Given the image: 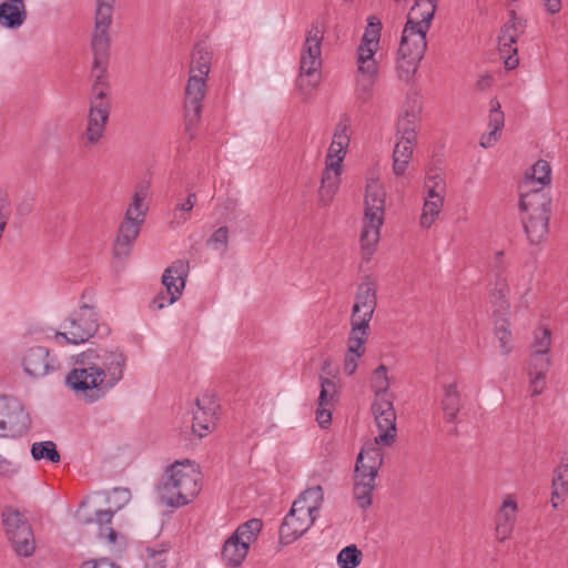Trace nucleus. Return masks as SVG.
<instances>
[{"mask_svg": "<svg viewBox=\"0 0 568 568\" xmlns=\"http://www.w3.org/2000/svg\"><path fill=\"white\" fill-rule=\"evenodd\" d=\"M382 23L375 17H371L358 48L372 49V51L376 52L379 44Z\"/></svg>", "mask_w": 568, "mask_h": 568, "instance_id": "39", "label": "nucleus"}, {"mask_svg": "<svg viewBox=\"0 0 568 568\" xmlns=\"http://www.w3.org/2000/svg\"><path fill=\"white\" fill-rule=\"evenodd\" d=\"M545 377L538 375H529V390L531 396L540 395L545 389Z\"/></svg>", "mask_w": 568, "mask_h": 568, "instance_id": "55", "label": "nucleus"}, {"mask_svg": "<svg viewBox=\"0 0 568 568\" xmlns=\"http://www.w3.org/2000/svg\"><path fill=\"white\" fill-rule=\"evenodd\" d=\"M443 204L444 201L439 199H425L423 212L419 219V225L423 229H429L433 225L435 219L442 211Z\"/></svg>", "mask_w": 568, "mask_h": 568, "instance_id": "42", "label": "nucleus"}, {"mask_svg": "<svg viewBox=\"0 0 568 568\" xmlns=\"http://www.w3.org/2000/svg\"><path fill=\"white\" fill-rule=\"evenodd\" d=\"M149 194V183L136 184L132 202L129 204L114 243L113 252L118 257L129 255L131 246L141 232L149 210L145 200Z\"/></svg>", "mask_w": 568, "mask_h": 568, "instance_id": "7", "label": "nucleus"}, {"mask_svg": "<svg viewBox=\"0 0 568 568\" xmlns=\"http://www.w3.org/2000/svg\"><path fill=\"white\" fill-rule=\"evenodd\" d=\"M229 244V229L227 226L219 227L207 240L206 245L214 251L224 254Z\"/></svg>", "mask_w": 568, "mask_h": 568, "instance_id": "46", "label": "nucleus"}, {"mask_svg": "<svg viewBox=\"0 0 568 568\" xmlns=\"http://www.w3.org/2000/svg\"><path fill=\"white\" fill-rule=\"evenodd\" d=\"M550 214H529L524 222V229L531 244L540 243L548 233Z\"/></svg>", "mask_w": 568, "mask_h": 568, "instance_id": "26", "label": "nucleus"}, {"mask_svg": "<svg viewBox=\"0 0 568 568\" xmlns=\"http://www.w3.org/2000/svg\"><path fill=\"white\" fill-rule=\"evenodd\" d=\"M425 187L427 189L426 199L444 201L445 182L440 175L428 176L425 181Z\"/></svg>", "mask_w": 568, "mask_h": 568, "instance_id": "49", "label": "nucleus"}, {"mask_svg": "<svg viewBox=\"0 0 568 568\" xmlns=\"http://www.w3.org/2000/svg\"><path fill=\"white\" fill-rule=\"evenodd\" d=\"M200 473L189 459L175 462L166 468L159 486L161 500L171 507L187 505L200 493Z\"/></svg>", "mask_w": 568, "mask_h": 568, "instance_id": "4", "label": "nucleus"}, {"mask_svg": "<svg viewBox=\"0 0 568 568\" xmlns=\"http://www.w3.org/2000/svg\"><path fill=\"white\" fill-rule=\"evenodd\" d=\"M6 534L17 555L30 557L36 550V540L28 520L18 510H7L2 514Z\"/></svg>", "mask_w": 568, "mask_h": 568, "instance_id": "8", "label": "nucleus"}, {"mask_svg": "<svg viewBox=\"0 0 568 568\" xmlns=\"http://www.w3.org/2000/svg\"><path fill=\"white\" fill-rule=\"evenodd\" d=\"M413 143L398 141L393 152V172L395 175L405 173L407 165L413 155Z\"/></svg>", "mask_w": 568, "mask_h": 568, "instance_id": "35", "label": "nucleus"}, {"mask_svg": "<svg viewBox=\"0 0 568 568\" xmlns=\"http://www.w3.org/2000/svg\"><path fill=\"white\" fill-rule=\"evenodd\" d=\"M27 19L23 0H7L0 4V26L8 29H17Z\"/></svg>", "mask_w": 568, "mask_h": 568, "instance_id": "23", "label": "nucleus"}, {"mask_svg": "<svg viewBox=\"0 0 568 568\" xmlns=\"http://www.w3.org/2000/svg\"><path fill=\"white\" fill-rule=\"evenodd\" d=\"M64 332H58L57 339L63 338L70 344H81L94 335L98 329V317L93 307L83 304L80 312L63 323Z\"/></svg>", "mask_w": 568, "mask_h": 568, "instance_id": "9", "label": "nucleus"}, {"mask_svg": "<svg viewBox=\"0 0 568 568\" xmlns=\"http://www.w3.org/2000/svg\"><path fill=\"white\" fill-rule=\"evenodd\" d=\"M417 111L415 109L405 110L397 121V134L399 141L415 142L416 140Z\"/></svg>", "mask_w": 568, "mask_h": 568, "instance_id": "34", "label": "nucleus"}, {"mask_svg": "<svg viewBox=\"0 0 568 568\" xmlns=\"http://www.w3.org/2000/svg\"><path fill=\"white\" fill-rule=\"evenodd\" d=\"M337 394L336 383L327 377H321V392L318 397L320 407H328Z\"/></svg>", "mask_w": 568, "mask_h": 568, "instance_id": "44", "label": "nucleus"}, {"mask_svg": "<svg viewBox=\"0 0 568 568\" xmlns=\"http://www.w3.org/2000/svg\"><path fill=\"white\" fill-rule=\"evenodd\" d=\"M550 359L548 354H531L528 375L546 376Z\"/></svg>", "mask_w": 568, "mask_h": 568, "instance_id": "50", "label": "nucleus"}, {"mask_svg": "<svg viewBox=\"0 0 568 568\" xmlns=\"http://www.w3.org/2000/svg\"><path fill=\"white\" fill-rule=\"evenodd\" d=\"M372 49L357 48V75L355 93L357 99L365 103L369 100L378 75V65Z\"/></svg>", "mask_w": 568, "mask_h": 568, "instance_id": "13", "label": "nucleus"}, {"mask_svg": "<svg viewBox=\"0 0 568 568\" xmlns=\"http://www.w3.org/2000/svg\"><path fill=\"white\" fill-rule=\"evenodd\" d=\"M169 546L161 544L154 547H146L143 558L145 568H166Z\"/></svg>", "mask_w": 568, "mask_h": 568, "instance_id": "38", "label": "nucleus"}, {"mask_svg": "<svg viewBox=\"0 0 568 568\" xmlns=\"http://www.w3.org/2000/svg\"><path fill=\"white\" fill-rule=\"evenodd\" d=\"M488 126L490 128V131L480 138V146L485 149L493 146L498 141V132L504 126V113L501 112L500 104L496 99L490 102Z\"/></svg>", "mask_w": 568, "mask_h": 568, "instance_id": "28", "label": "nucleus"}, {"mask_svg": "<svg viewBox=\"0 0 568 568\" xmlns=\"http://www.w3.org/2000/svg\"><path fill=\"white\" fill-rule=\"evenodd\" d=\"M551 345V332L548 328L535 331L531 354H548Z\"/></svg>", "mask_w": 568, "mask_h": 568, "instance_id": "45", "label": "nucleus"}, {"mask_svg": "<svg viewBox=\"0 0 568 568\" xmlns=\"http://www.w3.org/2000/svg\"><path fill=\"white\" fill-rule=\"evenodd\" d=\"M345 155L346 151L338 150V146L334 148V143L332 142L326 154L325 164L328 165L332 163L333 166H342Z\"/></svg>", "mask_w": 568, "mask_h": 568, "instance_id": "54", "label": "nucleus"}, {"mask_svg": "<svg viewBox=\"0 0 568 568\" xmlns=\"http://www.w3.org/2000/svg\"><path fill=\"white\" fill-rule=\"evenodd\" d=\"M362 356H351V353H346L344 359V372L347 375H353L357 369V359Z\"/></svg>", "mask_w": 568, "mask_h": 568, "instance_id": "58", "label": "nucleus"}, {"mask_svg": "<svg viewBox=\"0 0 568 568\" xmlns=\"http://www.w3.org/2000/svg\"><path fill=\"white\" fill-rule=\"evenodd\" d=\"M491 84V77L488 74L480 75L476 82V87L480 91L487 90Z\"/></svg>", "mask_w": 568, "mask_h": 568, "instance_id": "64", "label": "nucleus"}, {"mask_svg": "<svg viewBox=\"0 0 568 568\" xmlns=\"http://www.w3.org/2000/svg\"><path fill=\"white\" fill-rule=\"evenodd\" d=\"M377 306V285L372 276H366L358 285L351 321L369 325Z\"/></svg>", "mask_w": 568, "mask_h": 568, "instance_id": "16", "label": "nucleus"}, {"mask_svg": "<svg viewBox=\"0 0 568 568\" xmlns=\"http://www.w3.org/2000/svg\"><path fill=\"white\" fill-rule=\"evenodd\" d=\"M80 568H120L108 558L92 559L84 561Z\"/></svg>", "mask_w": 568, "mask_h": 568, "instance_id": "56", "label": "nucleus"}, {"mask_svg": "<svg viewBox=\"0 0 568 568\" xmlns=\"http://www.w3.org/2000/svg\"><path fill=\"white\" fill-rule=\"evenodd\" d=\"M196 203V196L194 193L189 194L186 200L183 203H180L176 205L175 211H179L181 213H185L187 215L189 212L192 211Z\"/></svg>", "mask_w": 568, "mask_h": 568, "instance_id": "59", "label": "nucleus"}, {"mask_svg": "<svg viewBox=\"0 0 568 568\" xmlns=\"http://www.w3.org/2000/svg\"><path fill=\"white\" fill-rule=\"evenodd\" d=\"M437 9V0H415L407 16L398 48L396 69L399 79L408 81L417 71L426 48V34Z\"/></svg>", "mask_w": 568, "mask_h": 568, "instance_id": "2", "label": "nucleus"}, {"mask_svg": "<svg viewBox=\"0 0 568 568\" xmlns=\"http://www.w3.org/2000/svg\"><path fill=\"white\" fill-rule=\"evenodd\" d=\"M362 560V551L355 546L344 547L337 555V564L341 568H356Z\"/></svg>", "mask_w": 568, "mask_h": 568, "instance_id": "43", "label": "nucleus"}, {"mask_svg": "<svg viewBox=\"0 0 568 568\" xmlns=\"http://www.w3.org/2000/svg\"><path fill=\"white\" fill-rule=\"evenodd\" d=\"M504 252L498 251L496 253L495 262L493 270L496 275V282L491 292V297L494 298L495 304H497V312L507 313L509 310V304L506 297L509 294V286L506 278L503 276L505 271V265L503 261Z\"/></svg>", "mask_w": 568, "mask_h": 568, "instance_id": "21", "label": "nucleus"}, {"mask_svg": "<svg viewBox=\"0 0 568 568\" xmlns=\"http://www.w3.org/2000/svg\"><path fill=\"white\" fill-rule=\"evenodd\" d=\"M393 398H377L372 404V413L375 418L379 435L376 436V443L383 446H390L396 439V412L393 406Z\"/></svg>", "mask_w": 568, "mask_h": 568, "instance_id": "15", "label": "nucleus"}, {"mask_svg": "<svg viewBox=\"0 0 568 568\" xmlns=\"http://www.w3.org/2000/svg\"><path fill=\"white\" fill-rule=\"evenodd\" d=\"M261 529L262 521L260 519L253 518L240 525L233 535L236 536L240 541L246 544V546L250 548V545L255 541Z\"/></svg>", "mask_w": 568, "mask_h": 568, "instance_id": "40", "label": "nucleus"}, {"mask_svg": "<svg viewBox=\"0 0 568 568\" xmlns=\"http://www.w3.org/2000/svg\"><path fill=\"white\" fill-rule=\"evenodd\" d=\"M211 70V53L204 45L194 48L191 59L190 77L185 88L186 130H191L200 120L202 101L206 94V78Z\"/></svg>", "mask_w": 568, "mask_h": 568, "instance_id": "6", "label": "nucleus"}, {"mask_svg": "<svg viewBox=\"0 0 568 568\" xmlns=\"http://www.w3.org/2000/svg\"><path fill=\"white\" fill-rule=\"evenodd\" d=\"M568 493V460L561 459L559 465L554 471L552 479V493H551V501L552 506L557 507L558 503L562 500V498Z\"/></svg>", "mask_w": 568, "mask_h": 568, "instance_id": "30", "label": "nucleus"}, {"mask_svg": "<svg viewBox=\"0 0 568 568\" xmlns=\"http://www.w3.org/2000/svg\"><path fill=\"white\" fill-rule=\"evenodd\" d=\"M13 473V465L11 462L0 455V474L10 475Z\"/></svg>", "mask_w": 568, "mask_h": 568, "instance_id": "63", "label": "nucleus"}, {"mask_svg": "<svg viewBox=\"0 0 568 568\" xmlns=\"http://www.w3.org/2000/svg\"><path fill=\"white\" fill-rule=\"evenodd\" d=\"M496 337L499 342V347L504 355H508L511 352V332L509 329V323L503 320L500 324H496Z\"/></svg>", "mask_w": 568, "mask_h": 568, "instance_id": "47", "label": "nucleus"}, {"mask_svg": "<svg viewBox=\"0 0 568 568\" xmlns=\"http://www.w3.org/2000/svg\"><path fill=\"white\" fill-rule=\"evenodd\" d=\"M442 408L448 422H456L457 415L462 408V399L456 383L444 386Z\"/></svg>", "mask_w": 568, "mask_h": 568, "instance_id": "31", "label": "nucleus"}, {"mask_svg": "<svg viewBox=\"0 0 568 568\" xmlns=\"http://www.w3.org/2000/svg\"><path fill=\"white\" fill-rule=\"evenodd\" d=\"M513 528H514V525H511V524L496 521L495 530H496L497 539L499 541H504L507 538H509V536L513 532Z\"/></svg>", "mask_w": 568, "mask_h": 568, "instance_id": "57", "label": "nucleus"}, {"mask_svg": "<svg viewBox=\"0 0 568 568\" xmlns=\"http://www.w3.org/2000/svg\"><path fill=\"white\" fill-rule=\"evenodd\" d=\"M379 445H383L382 443H376V438L373 442H367L362 447L356 465L357 470L366 469L378 473V469L383 465L384 462V454L382 449L378 447Z\"/></svg>", "mask_w": 568, "mask_h": 568, "instance_id": "24", "label": "nucleus"}, {"mask_svg": "<svg viewBox=\"0 0 568 568\" xmlns=\"http://www.w3.org/2000/svg\"><path fill=\"white\" fill-rule=\"evenodd\" d=\"M342 166L325 164L320 187V200L324 205L332 202L341 183Z\"/></svg>", "mask_w": 568, "mask_h": 568, "instance_id": "25", "label": "nucleus"}, {"mask_svg": "<svg viewBox=\"0 0 568 568\" xmlns=\"http://www.w3.org/2000/svg\"><path fill=\"white\" fill-rule=\"evenodd\" d=\"M316 518L315 515L293 504L280 527V541L284 545L292 544L311 528Z\"/></svg>", "mask_w": 568, "mask_h": 568, "instance_id": "17", "label": "nucleus"}, {"mask_svg": "<svg viewBox=\"0 0 568 568\" xmlns=\"http://www.w3.org/2000/svg\"><path fill=\"white\" fill-rule=\"evenodd\" d=\"M110 111L111 102L101 100V92L97 98L90 99L87 129L83 134L85 145H94L103 138Z\"/></svg>", "mask_w": 568, "mask_h": 568, "instance_id": "14", "label": "nucleus"}, {"mask_svg": "<svg viewBox=\"0 0 568 568\" xmlns=\"http://www.w3.org/2000/svg\"><path fill=\"white\" fill-rule=\"evenodd\" d=\"M378 473L361 469L357 470V466H355L354 471V484H365L367 486H375V479L377 477Z\"/></svg>", "mask_w": 568, "mask_h": 568, "instance_id": "53", "label": "nucleus"}, {"mask_svg": "<svg viewBox=\"0 0 568 568\" xmlns=\"http://www.w3.org/2000/svg\"><path fill=\"white\" fill-rule=\"evenodd\" d=\"M385 197L383 185L372 180L366 185L364 216L359 237L363 257L369 260L381 237V227L385 220Z\"/></svg>", "mask_w": 568, "mask_h": 568, "instance_id": "5", "label": "nucleus"}, {"mask_svg": "<svg viewBox=\"0 0 568 568\" xmlns=\"http://www.w3.org/2000/svg\"><path fill=\"white\" fill-rule=\"evenodd\" d=\"M113 3L114 0H98L94 31L91 40L93 52L91 98H97L101 92V100H110L106 91L109 85L106 72L110 49L109 29L112 23Z\"/></svg>", "mask_w": 568, "mask_h": 568, "instance_id": "3", "label": "nucleus"}, {"mask_svg": "<svg viewBox=\"0 0 568 568\" xmlns=\"http://www.w3.org/2000/svg\"><path fill=\"white\" fill-rule=\"evenodd\" d=\"M246 544L240 541L233 534L225 540L222 548V559L227 566L237 567L248 552Z\"/></svg>", "mask_w": 568, "mask_h": 568, "instance_id": "29", "label": "nucleus"}, {"mask_svg": "<svg viewBox=\"0 0 568 568\" xmlns=\"http://www.w3.org/2000/svg\"><path fill=\"white\" fill-rule=\"evenodd\" d=\"M550 206L551 199L542 187L530 186L529 191L520 196L519 209L528 214H550Z\"/></svg>", "mask_w": 568, "mask_h": 568, "instance_id": "22", "label": "nucleus"}, {"mask_svg": "<svg viewBox=\"0 0 568 568\" xmlns=\"http://www.w3.org/2000/svg\"><path fill=\"white\" fill-rule=\"evenodd\" d=\"M389 385L387 367L382 364L374 369L371 379V387L375 394V399L394 397L393 393L389 392Z\"/></svg>", "mask_w": 568, "mask_h": 568, "instance_id": "36", "label": "nucleus"}, {"mask_svg": "<svg viewBox=\"0 0 568 568\" xmlns=\"http://www.w3.org/2000/svg\"><path fill=\"white\" fill-rule=\"evenodd\" d=\"M551 181V169L547 161L538 160L531 168V174L527 176L526 186L542 187Z\"/></svg>", "mask_w": 568, "mask_h": 568, "instance_id": "37", "label": "nucleus"}, {"mask_svg": "<svg viewBox=\"0 0 568 568\" xmlns=\"http://www.w3.org/2000/svg\"><path fill=\"white\" fill-rule=\"evenodd\" d=\"M316 419L318 422V424L324 427L325 425H327L331 419H332V413L331 410L327 408V407H320L317 408V412H316Z\"/></svg>", "mask_w": 568, "mask_h": 568, "instance_id": "60", "label": "nucleus"}, {"mask_svg": "<svg viewBox=\"0 0 568 568\" xmlns=\"http://www.w3.org/2000/svg\"><path fill=\"white\" fill-rule=\"evenodd\" d=\"M546 11L556 14L561 10V0H541Z\"/></svg>", "mask_w": 568, "mask_h": 568, "instance_id": "61", "label": "nucleus"}, {"mask_svg": "<svg viewBox=\"0 0 568 568\" xmlns=\"http://www.w3.org/2000/svg\"><path fill=\"white\" fill-rule=\"evenodd\" d=\"M197 410L194 412L192 429L200 438L204 437L214 425L216 408L213 396L204 395L196 399Z\"/></svg>", "mask_w": 568, "mask_h": 568, "instance_id": "20", "label": "nucleus"}, {"mask_svg": "<svg viewBox=\"0 0 568 568\" xmlns=\"http://www.w3.org/2000/svg\"><path fill=\"white\" fill-rule=\"evenodd\" d=\"M169 297H170V295L166 294V290L161 292L152 302L153 308L162 310L163 307L169 305L168 304V298Z\"/></svg>", "mask_w": 568, "mask_h": 568, "instance_id": "62", "label": "nucleus"}, {"mask_svg": "<svg viewBox=\"0 0 568 568\" xmlns=\"http://www.w3.org/2000/svg\"><path fill=\"white\" fill-rule=\"evenodd\" d=\"M74 367L65 377V384L88 403H95L123 378L126 356L119 348L88 349L77 356Z\"/></svg>", "mask_w": 568, "mask_h": 568, "instance_id": "1", "label": "nucleus"}, {"mask_svg": "<svg viewBox=\"0 0 568 568\" xmlns=\"http://www.w3.org/2000/svg\"><path fill=\"white\" fill-rule=\"evenodd\" d=\"M368 334L369 325L363 322L351 321L346 353H351V356H363L365 354V344L368 339Z\"/></svg>", "mask_w": 568, "mask_h": 568, "instance_id": "27", "label": "nucleus"}, {"mask_svg": "<svg viewBox=\"0 0 568 568\" xmlns=\"http://www.w3.org/2000/svg\"><path fill=\"white\" fill-rule=\"evenodd\" d=\"M21 365L26 375L39 379L60 369L58 357L45 346L29 347L21 358Z\"/></svg>", "mask_w": 568, "mask_h": 568, "instance_id": "12", "label": "nucleus"}, {"mask_svg": "<svg viewBox=\"0 0 568 568\" xmlns=\"http://www.w3.org/2000/svg\"><path fill=\"white\" fill-rule=\"evenodd\" d=\"M122 506L119 505L115 510L105 509L95 511V523L99 526V537L104 538L109 545H116L119 534L111 527L112 518L116 510Z\"/></svg>", "mask_w": 568, "mask_h": 568, "instance_id": "32", "label": "nucleus"}, {"mask_svg": "<svg viewBox=\"0 0 568 568\" xmlns=\"http://www.w3.org/2000/svg\"><path fill=\"white\" fill-rule=\"evenodd\" d=\"M31 455L36 460L45 459L53 464L60 462V454L57 450L55 444L51 440L32 444Z\"/></svg>", "mask_w": 568, "mask_h": 568, "instance_id": "41", "label": "nucleus"}, {"mask_svg": "<svg viewBox=\"0 0 568 568\" xmlns=\"http://www.w3.org/2000/svg\"><path fill=\"white\" fill-rule=\"evenodd\" d=\"M324 501V493L321 486H314L304 490L296 500H294V505L300 506V508L305 509L306 511L318 516V510Z\"/></svg>", "mask_w": 568, "mask_h": 568, "instance_id": "33", "label": "nucleus"}, {"mask_svg": "<svg viewBox=\"0 0 568 568\" xmlns=\"http://www.w3.org/2000/svg\"><path fill=\"white\" fill-rule=\"evenodd\" d=\"M374 489L375 486L354 484L353 496L359 508L367 509L372 505V494Z\"/></svg>", "mask_w": 568, "mask_h": 568, "instance_id": "48", "label": "nucleus"}, {"mask_svg": "<svg viewBox=\"0 0 568 568\" xmlns=\"http://www.w3.org/2000/svg\"><path fill=\"white\" fill-rule=\"evenodd\" d=\"M527 21L518 17L515 10L509 12V19L501 27L498 36V49L507 70H514L519 64L517 57V40L524 34Z\"/></svg>", "mask_w": 568, "mask_h": 568, "instance_id": "10", "label": "nucleus"}, {"mask_svg": "<svg viewBox=\"0 0 568 568\" xmlns=\"http://www.w3.org/2000/svg\"><path fill=\"white\" fill-rule=\"evenodd\" d=\"M29 428V415L14 397L0 396V436L18 437Z\"/></svg>", "mask_w": 568, "mask_h": 568, "instance_id": "11", "label": "nucleus"}, {"mask_svg": "<svg viewBox=\"0 0 568 568\" xmlns=\"http://www.w3.org/2000/svg\"><path fill=\"white\" fill-rule=\"evenodd\" d=\"M323 40V31L316 26L312 24V28L307 32L304 41L301 61H300V77L312 78L322 67L321 59V45Z\"/></svg>", "mask_w": 568, "mask_h": 568, "instance_id": "18", "label": "nucleus"}, {"mask_svg": "<svg viewBox=\"0 0 568 568\" xmlns=\"http://www.w3.org/2000/svg\"><path fill=\"white\" fill-rule=\"evenodd\" d=\"M517 504L513 499L504 500L496 517V521L514 525L516 519Z\"/></svg>", "mask_w": 568, "mask_h": 568, "instance_id": "52", "label": "nucleus"}, {"mask_svg": "<svg viewBox=\"0 0 568 568\" xmlns=\"http://www.w3.org/2000/svg\"><path fill=\"white\" fill-rule=\"evenodd\" d=\"M189 265L182 260L174 261L169 267L165 268L162 275V284L166 288V294L170 295L168 304L175 303L182 295L185 286V277L187 275Z\"/></svg>", "mask_w": 568, "mask_h": 568, "instance_id": "19", "label": "nucleus"}, {"mask_svg": "<svg viewBox=\"0 0 568 568\" xmlns=\"http://www.w3.org/2000/svg\"><path fill=\"white\" fill-rule=\"evenodd\" d=\"M348 120H342L334 132L332 142L334 143V148L338 146V150H345L347 152V148L349 145V134H348Z\"/></svg>", "mask_w": 568, "mask_h": 568, "instance_id": "51", "label": "nucleus"}]
</instances>
